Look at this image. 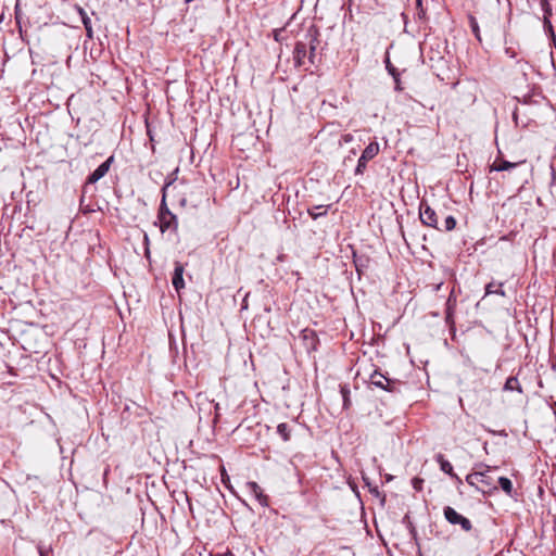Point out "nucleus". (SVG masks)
<instances>
[{
  "mask_svg": "<svg viewBox=\"0 0 556 556\" xmlns=\"http://www.w3.org/2000/svg\"><path fill=\"white\" fill-rule=\"evenodd\" d=\"M318 45V30L315 28H309L307 34L305 35V41H298L295 43L294 50H293V60L294 64L298 67L305 65V58L307 55V50H309L308 53V61L309 63L314 64V58H315V50Z\"/></svg>",
  "mask_w": 556,
  "mask_h": 556,
  "instance_id": "nucleus-1",
  "label": "nucleus"
},
{
  "mask_svg": "<svg viewBox=\"0 0 556 556\" xmlns=\"http://www.w3.org/2000/svg\"><path fill=\"white\" fill-rule=\"evenodd\" d=\"M167 186L168 185H166L163 188V198H162L159 216H157L159 223H160V230L162 232H165L167 229H172V230L176 231L178 228L177 217L168 210L166 202H165V189Z\"/></svg>",
  "mask_w": 556,
  "mask_h": 556,
  "instance_id": "nucleus-2",
  "label": "nucleus"
},
{
  "mask_svg": "<svg viewBox=\"0 0 556 556\" xmlns=\"http://www.w3.org/2000/svg\"><path fill=\"white\" fill-rule=\"evenodd\" d=\"M479 470H476L469 473L466 477L467 483H472L473 479H478V482L482 484L484 488H489L490 490H497L495 485H493L492 478L488 475L491 469V466L485 464H479L477 466Z\"/></svg>",
  "mask_w": 556,
  "mask_h": 556,
  "instance_id": "nucleus-3",
  "label": "nucleus"
},
{
  "mask_svg": "<svg viewBox=\"0 0 556 556\" xmlns=\"http://www.w3.org/2000/svg\"><path fill=\"white\" fill-rule=\"evenodd\" d=\"M443 514L446 521L451 525H459L460 528L466 532H469L472 529L471 521L465 516L458 514L453 507L445 506Z\"/></svg>",
  "mask_w": 556,
  "mask_h": 556,
  "instance_id": "nucleus-4",
  "label": "nucleus"
},
{
  "mask_svg": "<svg viewBox=\"0 0 556 556\" xmlns=\"http://www.w3.org/2000/svg\"><path fill=\"white\" fill-rule=\"evenodd\" d=\"M379 153V143L377 141L370 142L363 151L358 159L355 174L361 175L365 172L367 162L372 160Z\"/></svg>",
  "mask_w": 556,
  "mask_h": 556,
  "instance_id": "nucleus-5",
  "label": "nucleus"
},
{
  "mask_svg": "<svg viewBox=\"0 0 556 556\" xmlns=\"http://www.w3.org/2000/svg\"><path fill=\"white\" fill-rule=\"evenodd\" d=\"M419 217L424 225L441 230V228L438 227V216L435 211L425 201L420 203Z\"/></svg>",
  "mask_w": 556,
  "mask_h": 556,
  "instance_id": "nucleus-6",
  "label": "nucleus"
},
{
  "mask_svg": "<svg viewBox=\"0 0 556 556\" xmlns=\"http://www.w3.org/2000/svg\"><path fill=\"white\" fill-rule=\"evenodd\" d=\"M113 156H110L105 162L100 164L87 178L88 184H96L102 177L106 175L109 172L111 164L113 162Z\"/></svg>",
  "mask_w": 556,
  "mask_h": 556,
  "instance_id": "nucleus-7",
  "label": "nucleus"
},
{
  "mask_svg": "<svg viewBox=\"0 0 556 556\" xmlns=\"http://www.w3.org/2000/svg\"><path fill=\"white\" fill-rule=\"evenodd\" d=\"M445 306V321L447 325H453L454 314L457 306V296L454 288L450 292Z\"/></svg>",
  "mask_w": 556,
  "mask_h": 556,
  "instance_id": "nucleus-8",
  "label": "nucleus"
},
{
  "mask_svg": "<svg viewBox=\"0 0 556 556\" xmlns=\"http://www.w3.org/2000/svg\"><path fill=\"white\" fill-rule=\"evenodd\" d=\"M526 161H519V162H509V161H506L504 159H502L501 156H497L494 162L492 163V165L490 166V170L493 172H504V170H510L513 168H516L517 166L521 165V164H525Z\"/></svg>",
  "mask_w": 556,
  "mask_h": 556,
  "instance_id": "nucleus-9",
  "label": "nucleus"
},
{
  "mask_svg": "<svg viewBox=\"0 0 556 556\" xmlns=\"http://www.w3.org/2000/svg\"><path fill=\"white\" fill-rule=\"evenodd\" d=\"M249 491L253 496L257 500V502L264 506H268V496L263 492L262 488L254 481L248 482L247 484Z\"/></svg>",
  "mask_w": 556,
  "mask_h": 556,
  "instance_id": "nucleus-10",
  "label": "nucleus"
},
{
  "mask_svg": "<svg viewBox=\"0 0 556 556\" xmlns=\"http://www.w3.org/2000/svg\"><path fill=\"white\" fill-rule=\"evenodd\" d=\"M184 266L181 263L176 262L175 263V269L174 275L172 278V282L176 291H179L180 289L185 288V281H184Z\"/></svg>",
  "mask_w": 556,
  "mask_h": 556,
  "instance_id": "nucleus-11",
  "label": "nucleus"
},
{
  "mask_svg": "<svg viewBox=\"0 0 556 556\" xmlns=\"http://www.w3.org/2000/svg\"><path fill=\"white\" fill-rule=\"evenodd\" d=\"M370 383L377 388H380L382 390H388V391H391V389L389 388L390 386V380L384 377L382 374H380L379 371L375 370L371 375H370Z\"/></svg>",
  "mask_w": 556,
  "mask_h": 556,
  "instance_id": "nucleus-12",
  "label": "nucleus"
},
{
  "mask_svg": "<svg viewBox=\"0 0 556 556\" xmlns=\"http://www.w3.org/2000/svg\"><path fill=\"white\" fill-rule=\"evenodd\" d=\"M435 462L440 465V469L444 473L448 475L452 478H456V479L458 478L453 470L452 464L447 459H445L443 454H437Z\"/></svg>",
  "mask_w": 556,
  "mask_h": 556,
  "instance_id": "nucleus-13",
  "label": "nucleus"
},
{
  "mask_svg": "<svg viewBox=\"0 0 556 556\" xmlns=\"http://www.w3.org/2000/svg\"><path fill=\"white\" fill-rule=\"evenodd\" d=\"M77 12H78V14L81 18V22L84 24V27L86 29L87 37L91 39L93 37V30H92L90 17L88 16L87 12L80 7H77Z\"/></svg>",
  "mask_w": 556,
  "mask_h": 556,
  "instance_id": "nucleus-14",
  "label": "nucleus"
},
{
  "mask_svg": "<svg viewBox=\"0 0 556 556\" xmlns=\"http://www.w3.org/2000/svg\"><path fill=\"white\" fill-rule=\"evenodd\" d=\"M329 207H330V205H316V206H313L312 208H308L307 213L313 219H317L320 216L327 215Z\"/></svg>",
  "mask_w": 556,
  "mask_h": 556,
  "instance_id": "nucleus-15",
  "label": "nucleus"
},
{
  "mask_svg": "<svg viewBox=\"0 0 556 556\" xmlns=\"http://www.w3.org/2000/svg\"><path fill=\"white\" fill-rule=\"evenodd\" d=\"M504 391H517L519 393L523 392L521 384L519 383L517 377H508L507 378V380L504 384Z\"/></svg>",
  "mask_w": 556,
  "mask_h": 556,
  "instance_id": "nucleus-16",
  "label": "nucleus"
},
{
  "mask_svg": "<svg viewBox=\"0 0 556 556\" xmlns=\"http://www.w3.org/2000/svg\"><path fill=\"white\" fill-rule=\"evenodd\" d=\"M277 433L283 441H289L291 437V428L287 422H281L277 426Z\"/></svg>",
  "mask_w": 556,
  "mask_h": 556,
  "instance_id": "nucleus-17",
  "label": "nucleus"
},
{
  "mask_svg": "<svg viewBox=\"0 0 556 556\" xmlns=\"http://www.w3.org/2000/svg\"><path fill=\"white\" fill-rule=\"evenodd\" d=\"M350 392L348 384H340V393L342 395L344 409H349L351 407Z\"/></svg>",
  "mask_w": 556,
  "mask_h": 556,
  "instance_id": "nucleus-18",
  "label": "nucleus"
},
{
  "mask_svg": "<svg viewBox=\"0 0 556 556\" xmlns=\"http://www.w3.org/2000/svg\"><path fill=\"white\" fill-rule=\"evenodd\" d=\"M495 285L493 282H490L485 286V295L489 294H498L501 296H505V291L503 289V283H500L497 288H494Z\"/></svg>",
  "mask_w": 556,
  "mask_h": 556,
  "instance_id": "nucleus-19",
  "label": "nucleus"
},
{
  "mask_svg": "<svg viewBox=\"0 0 556 556\" xmlns=\"http://www.w3.org/2000/svg\"><path fill=\"white\" fill-rule=\"evenodd\" d=\"M498 484H500L501 489L507 495H511V493H513V482L510 481V479H508L506 477H500L498 478Z\"/></svg>",
  "mask_w": 556,
  "mask_h": 556,
  "instance_id": "nucleus-20",
  "label": "nucleus"
},
{
  "mask_svg": "<svg viewBox=\"0 0 556 556\" xmlns=\"http://www.w3.org/2000/svg\"><path fill=\"white\" fill-rule=\"evenodd\" d=\"M543 27H544L545 33L548 35V37L553 41H555L556 40V36H555V33H554V28H553L552 22H551V20H547L546 16L543 17Z\"/></svg>",
  "mask_w": 556,
  "mask_h": 556,
  "instance_id": "nucleus-21",
  "label": "nucleus"
},
{
  "mask_svg": "<svg viewBox=\"0 0 556 556\" xmlns=\"http://www.w3.org/2000/svg\"><path fill=\"white\" fill-rule=\"evenodd\" d=\"M540 5L543 11V17L546 16L547 20H551L552 5L549 3V0H540Z\"/></svg>",
  "mask_w": 556,
  "mask_h": 556,
  "instance_id": "nucleus-22",
  "label": "nucleus"
},
{
  "mask_svg": "<svg viewBox=\"0 0 556 556\" xmlns=\"http://www.w3.org/2000/svg\"><path fill=\"white\" fill-rule=\"evenodd\" d=\"M469 25H470V28H471L473 35L476 36V38L478 40H481L478 22H477L476 17L472 15H469Z\"/></svg>",
  "mask_w": 556,
  "mask_h": 556,
  "instance_id": "nucleus-23",
  "label": "nucleus"
},
{
  "mask_svg": "<svg viewBox=\"0 0 556 556\" xmlns=\"http://www.w3.org/2000/svg\"><path fill=\"white\" fill-rule=\"evenodd\" d=\"M455 227H456V219H455L452 215H448V216L444 219V229H445L446 231H451V230H453Z\"/></svg>",
  "mask_w": 556,
  "mask_h": 556,
  "instance_id": "nucleus-24",
  "label": "nucleus"
},
{
  "mask_svg": "<svg viewBox=\"0 0 556 556\" xmlns=\"http://www.w3.org/2000/svg\"><path fill=\"white\" fill-rule=\"evenodd\" d=\"M386 70L388 71V73L393 77V76H400V73L397 72V70L392 65V63L390 62V59H389V55H387L386 58Z\"/></svg>",
  "mask_w": 556,
  "mask_h": 556,
  "instance_id": "nucleus-25",
  "label": "nucleus"
},
{
  "mask_svg": "<svg viewBox=\"0 0 556 556\" xmlns=\"http://www.w3.org/2000/svg\"><path fill=\"white\" fill-rule=\"evenodd\" d=\"M52 552V548L51 546H47V545H43V544H39L38 545V553H39V556H49V554Z\"/></svg>",
  "mask_w": 556,
  "mask_h": 556,
  "instance_id": "nucleus-26",
  "label": "nucleus"
},
{
  "mask_svg": "<svg viewBox=\"0 0 556 556\" xmlns=\"http://www.w3.org/2000/svg\"><path fill=\"white\" fill-rule=\"evenodd\" d=\"M412 482H413V486H414L415 490H418V491L421 490L422 482H424L422 479L414 478Z\"/></svg>",
  "mask_w": 556,
  "mask_h": 556,
  "instance_id": "nucleus-27",
  "label": "nucleus"
},
{
  "mask_svg": "<svg viewBox=\"0 0 556 556\" xmlns=\"http://www.w3.org/2000/svg\"><path fill=\"white\" fill-rule=\"evenodd\" d=\"M393 79H394V83H395V90L396 91H401L402 90V86H401L400 76H393Z\"/></svg>",
  "mask_w": 556,
  "mask_h": 556,
  "instance_id": "nucleus-28",
  "label": "nucleus"
},
{
  "mask_svg": "<svg viewBox=\"0 0 556 556\" xmlns=\"http://www.w3.org/2000/svg\"><path fill=\"white\" fill-rule=\"evenodd\" d=\"M282 30H283V29H275V30H274V39H275L276 41H280V34H281V31H282Z\"/></svg>",
  "mask_w": 556,
  "mask_h": 556,
  "instance_id": "nucleus-29",
  "label": "nucleus"
},
{
  "mask_svg": "<svg viewBox=\"0 0 556 556\" xmlns=\"http://www.w3.org/2000/svg\"><path fill=\"white\" fill-rule=\"evenodd\" d=\"M370 493L374 494L375 496L377 497H380L381 496V493L379 492L378 488L375 486V488H370Z\"/></svg>",
  "mask_w": 556,
  "mask_h": 556,
  "instance_id": "nucleus-30",
  "label": "nucleus"
},
{
  "mask_svg": "<svg viewBox=\"0 0 556 556\" xmlns=\"http://www.w3.org/2000/svg\"><path fill=\"white\" fill-rule=\"evenodd\" d=\"M143 243H144V247H150V239H149V236L147 232H144V235H143Z\"/></svg>",
  "mask_w": 556,
  "mask_h": 556,
  "instance_id": "nucleus-31",
  "label": "nucleus"
},
{
  "mask_svg": "<svg viewBox=\"0 0 556 556\" xmlns=\"http://www.w3.org/2000/svg\"><path fill=\"white\" fill-rule=\"evenodd\" d=\"M442 286H443V282H439V283H437V285H434V286H433V289H432V290H433L434 292H437V291H439V290L441 289V287H442Z\"/></svg>",
  "mask_w": 556,
  "mask_h": 556,
  "instance_id": "nucleus-32",
  "label": "nucleus"
},
{
  "mask_svg": "<svg viewBox=\"0 0 556 556\" xmlns=\"http://www.w3.org/2000/svg\"><path fill=\"white\" fill-rule=\"evenodd\" d=\"M144 255L147 258L150 257V247H144Z\"/></svg>",
  "mask_w": 556,
  "mask_h": 556,
  "instance_id": "nucleus-33",
  "label": "nucleus"
},
{
  "mask_svg": "<svg viewBox=\"0 0 556 556\" xmlns=\"http://www.w3.org/2000/svg\"><path fill=\"white\" fill-rule=\"evenodd\" d=\"M307 333H308V330H307V329H305V330H304V338H307V337H308V336H307ZM309 334H311L312 337H315L314 331H309Z\"/></svg>",
  "mask_w": 556,
  "mask_h": 556,
  "instance_id": "nucleus-34",
  "label": "nucleus"
},
{
  "mask_svg": "<svg viewBox=\"0 0 556 556\" xmlns=\"http://www.w3.org/2000/svg\"><path fill=\"white\" fill-rule=\"evenodd\" d=\"M351 140H352V135L349 134V135L344 136V141L345 142H350Z\"/></svg>",
  "mask_w": 556,
  "mask_h": 556,
  "instance_id": "nucleus-35",
  "label": "nucleus"
},
{
  "mask_svg": "<svg viewBox=\"0 0 556 556\" xmlns=\"http://www.w3.org/2000/svg\"><path fill=\"white\" fill-rule=\"evenodd\" d=\"M477 483H479L478 479H473L472 483H468V484L475 486V485H477Z\"/></svg>",
  "mask_w": 556,
  "mask_h": 556,
  "instance_id": "nucleus-36",
  "label": "nucleus"
},
{
  "mask_svg": "<svg viewBox=\"0 0 556 556\" xmlns=\"http://www.w3.org/2000/svg\"><path fill=\"white\" fill-rule=\"evenodd\" d=\"M410 532H412V534H413L414 536L416 535V530H415V528H412Z\"/></svg>",
  "mask_w": 556,
  "mask_h": 556,
  "instance_id": "nucleus-37",
  "label": "nucleus"
},
{
  "mask_svg": "<svg viewBox=\"0 0 556 556\" xmlns=\"http://www.w3.org/2000/svg\"><path fill=\"white\" fill-rule=\"evenodd\" d=\"M194 0H185V3L189 4L191 2H193Z\"/></svg>",
  "mask_w": 556,
  "mask_h": 556,
  "instance_id": "nucleus-38",
  "label": "nucleus"
},
{
  "mask_svg": "<svg viewBox=\"0 0 556 556\" xmlns=\"http://www.w3.org/2000/svg\"><path fill=\"white\" fill-rule=\"evenodd\" d=\"M494 556H500L498 554L494 555Z\"/></svg>",
  "mask_w": 556,
  "mask_h": 556,
  "instance_id": "nucleus-39",
  "label": "nucleus"
},
{
  "mask_svg": "<svg viewBox=\"0 0 556 556\" xmlns=\"http://www.w3.org/2000/svg\"><path fill=\"white\" fill-rule=\"evenodd\" d=\"M230 556H235V555L230 554Z\"/></svg>",
  "mask_w": 556,
  "mask_h": 556,
  "instance_id": "nucleus-40",
  "label": "nucleus"
}]
</instances>
